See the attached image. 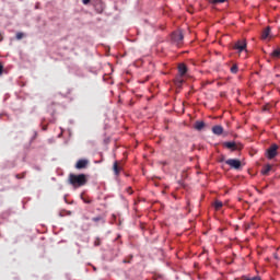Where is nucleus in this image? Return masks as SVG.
Listing matches in <instances>:
<instances>
[{
	"instance_id": "1",
	"label": "nucleus",
	"mask_w": 280,
	"mask_h": 280,
	"mask_svg": "<svg viewBox=\"0 0 280 280\" xmlns=\"http://www.w3.org/2000/svg\"><path fill=\"white\" fill-rule=\"evenodd\" d=\"M69 183L72 185V187L78 188V187H84L86 184V175L84 174H70L69 175Z\"/></svg>"
},
{
	"instance_id": "2",
	"label": "nucleus",
	"mask_w": 280,
	"mask_h": 280,
	"mask_svg": "<svg viewBox=\"0 0 280 280\" xmlns=\"http://www.w3.org/2000/svg\"><path fill=\"white\" fill-rule=\"evenodd\" d=\"M184 38H185V36L183 35V32H180V31H175L171 35V40H172L173 45H177V47H179V45H183Z\"/></svg>"
},
{
	"instance_id": "3",
	"label": "nucleus",
	"mask_w": 280,
	"mask_h": 280,
	"mask_svg": "<svg viewBox=\"0 0 280 280\" xmlns=\"http://www.w3.org/2000/svg\"><path fill=\"white\" fill-rule=\"evenodd\" d=\"M225 164L232 167L233 170H240V167H242V161L237 159H229L225 161Z\"/></svg>"
},
{
	"instance_id": "4",
	"label": "nucleus",
	"mask_w": 280,
	"mask_h": 280,
	"mask_svg": "<svg viewBox=\"0 0 280 280\" xmlns=\"http://www.w3.org/2000/svg\"><path fill=\"white\" fill-rule=\"evenodd\" d=\"M234 49H235L238 54H242V51H244V49H246V39L237 40V42L234 44Z\"/></svg>"
},
{
	"instance_id": "5",
	"label": "nucleus",
	"mask_w": 280,
	"mask_h": 280,
	"mask_svg": "<svg viewBox=\"0 0 280 280\" xmlns=\"http://www.w3.org/2000/svg\"><path fill=\"white\" fill-rule=\"evenodd\" d=\"M277 150H279V145L272 144L268 150H267V159L272 160L275 156H277Z\"/></svg>"
},
{
	"instance_id": "6",
	"label": "nucleus",
	"mask_w": 280,
	"mask_h": 280,
	"mask_svg": "<svg viewBox=\"0 0 280 280\" xmlns=\"http://www.w3.org/2000/svg\"><path fill=\"white\" fill-rule=\"evenodd\" d=\"M223 145L224 148H228V150H231L232 152L240 150V147L235 141L224 142Z\"/></svg>"
},
{
	"instance_id": "7",
	"label": "nucleus",
	"mask_w": 280,
	"mask_h": 280,
	"mask_svg": "<svg viewBox=\"0 0 280 280\" xmlns=\"http://www.w3.org/2000/svg\"><path fill=\"white\" fill-rule=\"evenodd\" d=\"M212 132H213V135H217V137H220V135H222V132H224V128L220 125H215L212 127Z\"/></svg>"
},
{
	"instance_id": "8",
	"label": "nucleus",
	"mask_w": 280,
	"mask_h": 280,
	"mask_svg": "<svg viewBox=\"0 0 280 280\" xmlns=\"http://www.w3.org/2000/svg\"><path fill=\"white\" fill-rule=\"evenodd\" d=\"M89 165V160H79L75 164L77 170H84Z\"/></svg>"
},
{
	"instance_id": "9",
	"label": "nucleus",
	"mask_w": 280,
	"mask_h": 280,
	"mask_svg": "<svg viewBox=\"0 0 280 280\" xmlns=\"http://www.w3.org/2000/svg\"><path fill=\"white\" fill-rule=\"evenodd\" d=\"M178 73L182 78L187 73V66L185 63L178 65Z\"/></svg>"
},
{
	"instance_id": "10",
	"label": "nucleus",
	"mask_w": 280,
	"mask_h": 280,
	"mask_svg": "<svg viewBox=\"0 0 280 280\" xmlns=\"http://www.w3.org/2000/svg\"><path fill=\"white\" fill-rule=\"evenodd\" d=\"M205 121L202 120H197L194 125L195 130H198L200 132V130H202V128H205Z\"/></svg>"
},
{
	"instance_id": "11",
	"label": "nucleus",
	"mask_w": 280,
	"mask_h": 280,
	"mask_svg": "<svg viewBox=\"0 0 280 280\" xmlns=\"http://www.w3.org/2000/svg\"><path fill=\"white\" fill-rule=\"evenodd\" d=\"M185 83V80L183 79V77H180L179 74L175 78V85H177L178 89H180V86H183V84Z\"/></svg>"
},
{
	"instance_id": "12",
	"label": "nucleus",
	"mask_w": 280,
	"mask_h": 280,
	"mask_svg": "<svg viewBox=\"0 0 280 280\" xmlns=\"http://www.w3.org/2000/svg\"><path fill=\"white\" fill-rule=\"evenodd\" d=\"M113 171H114L115 176H119V174L121 172V167L119 166L118 162H114Z\"/></svg>"
},
{
	"instance_id": "13",
	"label": "nucleus",
	"mask_w": 280,
	"mask_h": 280,
	"mask_svg": "<svg viewBox=\"0 0 280 280\" xmlns=\"http://www.w3.org/2000/svg\"><path fill=\"white\" fill-rule=\"evenodd\" d=\"M268 36H270V26H267L261 34V38L262 40H266V38H268Z\"/></svg>"
},
{
	"instance_id": "14",
	"label": "nucleus",
	"mask_w": 280,
	"mask_h": 280,
	"mask_svg": "<svg viewBox=\"0 0 280 280\" xmlns=\"http://www.w3.org/2000/svg\"><path fill=\"white\" fill-rule=\"evenodd\" d=\"M270 170H272V166H270V164L266 165L264 167V170L261 171V175L262 176H268V173L270 172Z\"/></svg>"
},
{
	"instance_id": "15",
	"label": "nucleus",
	"mask_w": 280,
	"mask_h": 280,
	"mask_svg": "<svg viewBox=\"0 0 280 280\" xmlns=\"http://www.w3.org/2000/svg\"><path fill=\"white\" fill-rule=\"evenodd\" d=\"M48 113L49 115H51V117H54V115L56 114V104L52 103L49 107H48Z\"/></svg>"
},
{
	"instance_id": "16",
	"label": "nucleus",
	"mask_w": 280,
	"mask_h": 280,
	"mask_svg": "<svg viewBox=\"0 0 280 280\" xmlns=\"http://www.w3.org/2000/svg\"><path fill=\"white\" fill-rule=\"evenodd\" d=\"M223 206H224V203H222V201H220V200L214 201V209L217 211H220V209H222Z\"/></svg>"
},
{
	"instance_id": "17",
	"label": "nucleus",
	"mask_w": 280,
	"mask_h": 280,
	"mask_svg": "<svg viewBox=\"0 0 280 280\" xmlns=\"http://www.w3.org/2000/svg\"><path fill=\"white\" fill-rule=\"evenodd\" d=\"M270 56L272 57V58H280V49L278 48V49H275L271 54H270Z\"/></svg>"
},
{
	"instance_id": "18",
	"label": "nucleus",
	"mask_w": 280,
	"mask_h": 280,
	"mask_svg": "<svg viewBox=\"0 0 280 280\" xmlns=\"http://www.w3.org/2000/svg\"><path fill=\"white\" fill-rule=\"evenodd\" d=\"M231 73H237V71H240V68L237 67L236 63H234L231 69H230Z\"/></svg>"
},
{
	"instance_id": "19",
	"label": "nucleus",
	"mask_w": 280,
	"mask_h": 280,
	"mask_svg": "<svg viewBox=\"0 0 280 280\" xmlns=\"http://www.w3.org/2000/svg\"><path fill=\"white\" fill-rule=\"evenodd\" d=\"M26 174H27L26 172H23L22 174H16L15 178H18V180H21V179L25 178Z\"/></svg>"
},
{
	"instance_id": "20",
	"label": "nucleus",
	"mask_w": 280,
	"mask_h": 280,
	"mask_svg": "<svg viewBox=\"0 0 280 280\" xmlns=\"http://www.w3.org/2000/svg\"><path fill=\"white\" fill-rule=\"evenodd\" d=\"M81 199L83 200V202L85 205H91V202H93V200L89 199V198H84V196L81 195Z\"/></svg>"
},
{
	"instance_id": "21",
	"label": "nucleus",
	"mask_w": 280,
	"mask_h": 280,
	"mask_svg": "<svg viewBox=\"0 0 280 280\" xmlns=\"http://www.w3.org/2000/svg\"><path fill=\"white\" fill-rule=\"evenodd\" d=\"M23 36H25V35L23 33L19 32V33H16L15 38L18 40H21L23 38Z\"/></svg>"
},
{
	"instance_id": "22",
	"label": "nucleus",
	"mask_w": 280,
	"mask_h": 280,
	"mask_svg": "<svg viewBox=\"0 0 280 280\" xmlns=\"http://www.w3.org/2000/svg\"><path fill=\"white\" fill-rule=\"evenodd\" d=\"M102 245V241L100 240V237H96L94 241V246H101Z\"/></svg>"
},
{
	"instance_id": "23",
	"label": "nucleus",
	"mask_w": 280,
	"mask_h": 280,
	"mask_svg": "<svg viewBox=\"0 0 280 280\" xmlns=\"http://www.w3.org/2000/svg\"><path fill=\"white\" fill-rule=\"evenodd\" d=\"M102 220H104V219H102V217L92 218V222H102Z\"/></svg>"
},
{
	"instance_id": "24",
	"label": "nucleus",
	"mask_w": 280,
	"mask_h": 280,
	"mask_svg": "<svg viewBox=\"0 0 280 280\" xmlns=\"http://www.w3.org/2000/svg\"><path fill=\"white\" fill-rule=\"evenodd\" d=\"M243 280H261L259 276L253 277V278H243Z\"/></svg>"
},
{
	"instance_id": "25",
	"label": "nucleus",
	"mask_w": 280,
	"mask_h": 280,
	"mask_svg": "<svg viewBox=\"0 0 280 280\" xmlns=\"http://www.w3.org/2000/svg\"><path fill=\"white\" fill-rule=\"evenodd\" d=\"M3 75V63L0 62V78Z\"/></svg>"
},
{
	"instance_id": "26",
	"label": "nucleus",
	"mask_w": 280,
	"mask_h": 280,
	"mask_svg": "<svg viewBox=\"0 0 280 280\" xmlns=\"http://www.w3.org/2000/svg\"><path fill=\"white\" fill-rule=\"evenodd\" d=\"M226 0H213L212 3H225Z\"/></svg>"
},
{
	"instance_id": "27",
	"label": "nucleus",
	"mask_w": 280,
	"mask_h": 280,
	"mask_svg": "<svg viewBox=\"0 0 280 280\" xmlns=\"http://www.w3.org/2000/svg\"><path fill=\"white\" fill-rule=\"evenodd\" d=\"M83 5H89V3H91V0H83Z\"/></svg>"
},
{
	"instance_id": "28",
	"label": "nucleus",
	"mask_w": 280,
	"mask_h": 280,
	"mask_svg": "<svg viewBox=\"0 0 280 280\" xmlns=\"http://www.w3.org/2000/svg\"><path fill=\"white\" fill-rule=\"evenodd\" d=\"M54 121H56V119H55V118L50 119V124H54Z\"/></svg>"
},
{
	"instance_id": "29",
	"label": "nucleus",
	"mask_w": 280,
	"mask_h": 280,
	"mask_svg": "<svg viewBox=\"0 0 280 280\" xmlns=\"http://www.w3.org/2000/svg\"><path fill=\"white\" fill-rule=\"evenodd\" d=\"M93 270L95 271V270H97V268H96V267H93Z\"/></svg>"
},
{
	"instance_id": "30",
	"label": "nucleus",
	"mask_w": 280,
	"mask_h": 280,
	"mask_svg": "<svg viewBox=\"0 0 280 280\" xmlns=\"http://www.w3.org/2000/svg\"><path fill=\"white\" fill-rule=\"evenodd\" d=\"M43 130H47V127H44Z\"/></svg>"
}]
</instances>
